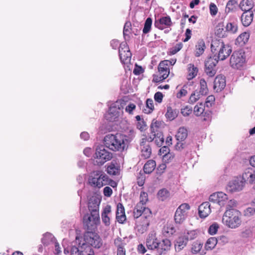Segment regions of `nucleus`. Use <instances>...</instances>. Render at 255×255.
Listing matches in <instances>:
<instances>
[{
  "label": "nucleus",
  "mask_w": 255,
  "mask_h": 255,
  "mask_svg": "<svg viewBox=\"0 0 255 255\" xmlns=\"http://www.w3.org/2000/svg\"><path fill=\"white\" fill-rule=\"evenodd\" d=\"M126 105V102L123 99H120L116 101L115 106H113L116 109L118 110L123 109Z\"/></svg>",
  "instance_id": "052dcab7"
},
{
  "label": "nucleus",
  "mask_w": 255,
  "mask_h": 255,
  "mask_svg": "<svg viewBox=\"0 0 255 255\" xmlns=\"http://www.w3.org/2000/svg\"><path fill=\"white\" fill-rule=\"evenodd\" d=\"M141 150L140 156L143 159L149 158L151 154V148L150 145L140 143Z\"/></svg>",
  "instance_id": "cd10ccee"
},
{
  "label": "nucleus",
  "mask_w": 255,
  "mask_h": 255,
  "mask_svg": "<svg viewBox=\"0 0 255 255\" xmlns=\"http://www.w3.org/2000/svg\"><path fill=\"white\" fill-rule=\"evenodd\" d=\"M154 110V106L152 99L148 98L146 101V108L143 110L144 113L151 114Z\"/></svg>",
  "instance_id": "58836bf2"
},
{
  "label": "nucleus",
  "mask_w": 255,
  "mask_h": 255,
  "mask_svg": "<svg viewBox=\"0 0 255 255\" xmlns=\"http://www.w3.org/2000/svg\"><path fill=\"white\" fill-rule=\"evenodd\" d=\"M141 212L142 213L139 216L140 218L139 220L136 221V228L139 233L143 234L148 230L152 220L153 215L150 209L142 210Z\"/></svg>",
  "instance_id": "39448f33"
},
{
  "label": "nucleus",
  "mask_w": 255,
  "mask_h": 255,
  "mask_svg": "<svg viewBox=\"0 0 255 255\" xmlns=\"http://www.w3.org/2000/svg\"><path fill=\"white\" fill-rule=\"evenodd\" d=\"M101 203L100 200L96 197H92L88 202V209L90 214L96 215L99 214V206Z\"/></svg>",
  "instance_id": "a211bd4d"
},
{
  "label": "nucleus",
  "mask_w": 255,
  "mask_h": 255,
  "mask_svg": "<svg viewBox=\"0 0 255 255\" xmlns=\"http://www.w3.org/2000/svg\"><path fill=\"white\" fill-rule=\"evenodd\" d=\"M175 157V154L173 152H170L162 157V161L165 163H170L173 161Z\"/></svg>",
  "instance_id": "603ef678"
},
{
  "label": "nucleus",
  "mask_w": 255,
  "mask_h": 255,
  "mask_svg": "<svg viewBox=\"0 0 255 255\" xmlns=\"http://www.w3.org/2000/svg\"><path fill=\"white\" fill-rule=\"evenodd\" d=\"M253 11H244L242 14L241 19L243 25L244 26H249L252 22L254 18Z\"/></svg>",
  "instance_id": "a878e982"
},
{
  "label": "nucleus",
  "mask_w": 255,
  "mask_h": 255,
  "mask_svg": "<svg viewBox=\"0 0 255 255\" xmlns=\"http://www.w3.org/2000/svg\"><path fill=\"white\" fill-rule=\"evenodd\" d=\"M218 63L216 56L210 57L205 62V72L209 77H213L216 73V66Z\"/></svg>",
  "instance_id": "dca6fc26"
},
{
  "label": "nucleus",
  "mask_w": 255,
  "mask_h": 255,
  "mask_svg": "<svg viewBox=\"0 0 255 255\" xmlns=\"http://www.w3.org/2000/svg\"><path fill=\"white\" fill-rule=\"evenodd\" d=\"M106 171L109 175H117L120 173V169L116 166L115 163L112 162L107 166Z\"/></svg>",
  "instance_id": "f704fd0d"
},
{
  "label": "nucleus",
  "mask_w": 255,
  "mask_h": 255,
  "mask_svg": "<svg viewBox=\"0 0 255 255\" xmlns=\"http://www.w3.org/2000/svg\"><path fill=\"white\" fill-rule=\"evenodd\" d=\"M209 10L210 14L212 16H215L217 14L218 9L215 3H211L209 5Z\"/></svg>",
  "instance_id": "338daca9"
},
{
  "label": "nucleus",
  "mask_w": 255,
  "mask_h": 255,
  "mask_svg": "<svg viewBox=\"0 0 255 255\" xmlns=\"http://www.w3.org/2000/svg\"><path fill=\"white\" fill-rule=\"evenodd\" d=\"M243 179L251 184L255 185V170L252 168H247L242 175Z\"/></svg>",
  "instance_id": "412c9836"
},
{
  "label": "nucleus",
  "mask_w": 255,
  "mask_h": 255,
  "mask_svg": "<svg viewBox=\"0 0 255 255\" xmlns=\"http://www.w3.org/2000/svg\"><path fill=\"white\" fill-rule=\"evenodd\" d=\"M198 71V68L193 64H189L187 65V80H191L194 78L197 75Z\"/></svg>",
  "instance_id": "c85d7f7f"
},
{
  "label": "nucleus",
  "mask_w": 255,
  "mask_h": 255,
  "mask_svg": "<svg viewBox=\"0 0 255 255\" xmlns=\"http://www.w3.org/2000/svg\"><path fill=\"white\" fill-rule=\"evenodd\" d=\"M211 49L212 52L215 54V56L217 55V59L224 60L231 53L232 49L231 47L225 44L222 40H214L212 42Z\"/></svg>",
  "instance_id": "f03ea898"
},
{
  "label": "nucleus",
  "mask_w": 255,
  "mask_h": 255,
  "mask_svg": "<svg viewBox=\"0 0 255 255\" xmlns=\"http://www.w3.org/2000/svg\"><path fill=\"white\" fill-rule=\"evenodd\" d=\"M206 48V46L205 44V42L203 39H199L196 45L195 48V55L196 57H199L201 55L203 54L204 52L205 49Z\"/></svg>",
  "instance_id": "c756f323"
},
{
  "label": "nucleus",
  "mask_w": 255,
  "mask_h": 255,
  "mask_svg": "<svg viewBox=\"0 0 255 255\" xmlns=\"http://www.w3.org/2000/svg\"><path fill=\"white\" fill-rule=\"evenodd\" d=\"M188 135L187 129L184 127H180L176 134V137L177 140L183 141Z\"/></svg>",
  "instance_id": "c9c22d12"
},
{
  "label": "nucleus",
  "mask_w": 255,
  "mask_h": 255,
  "mask_svg": "<svg viewBox=\"0 0 255 255\" xmlns=\"http://www.w3.org/2000/svg\"><path fill=\"white\" fill-rule=\"evenodd\" d=\"M226 203V210H235L234 208L237 206V201L236 200H228Z\"/></svg>",
  "instance_id": "69168bd1"
},
{
  "label": "nucleus",
  "mask_w": 255,
  "mask_h": 255,
  "mask_svg": "<svg viewBox=\"0 0 255 255\" xmlns=\"http://www.w3.org/2000/svg\"><path fill=\"white\" fill-rule=\"evenodd\" d=\"M168 61L167 60L161 61L158 66V74L153 75L155 82H160L166 79L169 74Z\"/></svg>",
  "instance_id": "9b49d317"
},
{
  "label": "nucleus",
  "mask_w": 255,
  "mask_h": 255,
  "mask_svg": "<svg viewBox=\"0 0 255 255\" xmlns=\"http://www.w3.org/2000/svg\"><path fill=\"white\" fill-rule=\"evenodd\" d=\"M156 162L154 160H148L144 164L143 169L144 173L150 174L156 167Z\"/></svg>",
  "instance_id": "473e14b6"
},
{
  "label": "nucleus",
  "mask_w": 255,
  "mask_h": 255,
  "mask_svg": "<svg viewBox=\"0 0 255 255\" xmlns=\"http://www.w3.org/2000/svg\"><path fill=\"white\" fill-rule=\"evenodd\" d=\"M172 22L169 16H163L158 20H155L154 25L157 28L163 30L166 27L171 26Z\"/></svg>",
  "instance_id": "aec40b11"
},
{
  "label": "nucleus",
  "mask_w": 255,
  "mask_h": 255,
  "mask_svg": "<svg viewBox=\"0 0 255 255\" xmlns=\"http://www.w3.org/2000/svg\"><path fill=\"white\" fill-rule=\"evenodd\" d=\"M150 130L151 133L155 134L154 139L156 145L158 146H161L164 142L162 123L157 121H153L150 125Z\"/></svg>",
  "instance_id": "f8f14e48"
},
{
  "label": "nucleus",
  "mask_w": 255,
  "mask_h": 255,
  "mask_svg": "<svg viewBox=\"0 0 255 255\" xmlns=\"http://www.w3.org/2000/svg\"><path fill=\"white\" fill-rule=\"evenodd\" d=\"M200 99V94L198 92H193L189 97V103L194 104Z\"/></svg>",
  "instance_id": "13d9d810"
},
{
  "label": "nucleus",
  "mask_w": 255,
  "mask_h": 255,
  "mask_svg": "<svg viewBox=\"0 0 255 255\" xmlns=\"http://www.w3.org/2000/svg\"><path fill=\"white\" fill-rule=\"evenodd\" d=\"M219 229V225L217 223H214L211 225L209 229L208 233L210 235H215L217 233L218 230Z\"/></svg>",
  "instance_id": "0e129e2a"
},
{
  "label": "nucleus",
  "mask_w": 255,
  "mask_h": 255,
  "mask_svg": "<svg viewBox=\"0 0 255 255\" xmlns=\"http://www.w3.org/2000/svg\"><path fill=\"white\" fill-rule=\"evenodd\" d=\"M238 1L236 0H230L227 3L225 12L227 14L233 12L236 9Z\"/></svg>",
  "instance_id": "4c0bfd02"
},
{
  "label": "nucleus",
  "mask_w": 255,
  "mask_h": 255,
  "mask_svg": "<svg viewBox=\"0 0 255 255\" xmlns=\"http://www.w3.org/2000/svg\"><path fill=\"white\" fill-rule=\"evenodd\" d=\"M226 86V79L224 76H216L214 81V90L217 92L222 91Z\"/></svg>",
  "instance_id": "5701e85b"
},
{
  "label": "nucleus",
  "mask_w": 255,
  "mask_h": 255,
  "mask_svg": "<svg viewBox=\"0 0 255 255\" xmlns=\"http://www.w3.org/2000/svg\"><path fill=\"white\" fill-rule=\"evenodd\" d=\"M199 215L201 218L207 217L211 212L210 204L208 202H203L198 208Z\"/></svg>",
  "instance_id": "393cba45"
},
{
  "label": "nucleus",
  "mask_w": 255,
  "mask_h": 255,
  "mask_svg": "<svg viewBox=\"0 0 255 255\" xmlns=\"http://www.w3.org/2000/svg\"><path fill=\"white\" fill-rule=\"evenodd\" d=\"M106 147L114 151H123L128 143L127 137L122 134H108L104 139Z\"/></svg>",
  "instance_id": "f257e3e1"
},
{
  "label": "nucleus",
  "mask_w": 255,
  "mask_h": 255,
  "mask_svg": "<svg viewBox=\"0 0 255 255\" xmlns=\"http://www.w3.org/2000/svg\"><path fill=\"white\" fill-rule=\"evenodd\" d=\"M227 31L230 32L232 33H236L238 30L237 25L234 23H228L226 27Z\"/></svg>",
  "instance_id": "6e6d98bb"
},
{
  "label": "nucleus",
  "mask_w": 255,
  "mask_h": 255,
  "mask_svg": "<svg viewBox=\"0 0 255 255\" xmlns=\"http://www.w3.org/2000/svg\"><path fill=\"white\" fill-rule=\"evenodd\" d=\"M136 109V105L132 103H130L125 108V111L129 115L133 114V111Z\"/></svg>",
  "instance_id": "e2e57ef3"
},
{
  "label": "nucleus",
  "mask_w": 255,
  "mask_h": 255,
  "mask_svg": "<svg viewBox=\"0 0 255 255\" xmlns=\"http://www.w3.org/2000/svg\"><path fill=\"white\" fill-rule=\"evenodd\" d=\"M114 245L117 248V250L124 249L125 243L121 238L118 237L115 239Z\"/></svg>",
  "instance_id": "4d7b16f0"
},
{
  "label": "nucleus",
  "mask_w": 255,
  "mask_h": 255,
  "mask_svg": "<svg viewBox=\"0 0 255 255\" xmlns=\"http://www.w3.org/2000/svg\"><path fill=\"white\" fill-rule=\"evenodd\" d=\"M217 239L215 237H211L207 241L205 248L206 250H211L213 249L217 244Z\"/></svg>",
  "instance_id": "ea45409f"
},
{
  "label": "nucleus",
  "mask_w": 255,
  "mask_h": 255,
  "mask_svg": "<svg viewBox=\"0 0 255 255\" xmlns=\"http://www.w3.org/2000/svg\"><path fill=\"white\" fill-rule=\"evenodd\" d=\"M190 206L188 203L181 204L176 209L174 214V221L176 224L183 223L188 216Z\"/></svg>",
  "instance_id": "ddd939ff"
},
{
  "label": "nucleus",
  "mask_w": 255,
  "mask_h": 255,
  "mask_svg": "<svg viewBox=\"0 0 255 255\" xmlns=\"http://www.w3.org/2000/svg\"><path fill=\"white\" fill-rule=\"evenodd\" d=\"M215 98L213 95L209 96L206 100L205 105L207 107H212L215 103Z\"/></svg>",
  "instance_id": "680f3d73"
},
{
  "label": "nucleus",
  "mask_w": 255,
  "mask_h": 255,
  "mask_svg": "<svg viewBox=\"0 0 255 255\" xmlns=\"http://www.w3.org/2000/svg\"><path fill=\"white\" fill-rule=\"evenodd\" d=\"M178 113V111L176 109H173L171 107H168L165 117L170 121H172L177 117Z\"/></svg>",
  "instance_id": "e433bc0d"
},
{
  "label": "nucleus",
  "mask_w": 255,
  "mask_h": 255,
  "mask_svg": "<svg viewBox=\"0 0 255 255\" xmlns=\"http://www.w3.org/2000/svg\"><path fill=\"white\" fill-rule=\"evenodd\" d=\"M175 232L174 227L172 225L165 226L162 230L163 234L166 237L172 235Z\"/></svg>",
  "instance_id": "a19ab883"
},
{
  "label": "nucleus",
  "mask_w": 255,
  "mask_h": 255,
  "mask_svg": "<svg viewBox=\"0 0 255 255\" xmlns=\"http://www.w3.org/2000/svg\"><path fill=\"white\" fill-rule=\"evenodd\" d=\"M71 255H95L92 248L89 246L82 244L79 248L73 246L71 248Z\"/></svg>",
  "instance_id": "2eb2a0df"
},
{
  "label": "nucleus",
  "mask_w": 255,
  "mask_h": 255,
  "mask_svg": "<svg viewBox=\"0 0 255 255\" xmlns=\"http://www.w3.org/2000/svg\"><path fill=\"white\" fill-rule=\"evenodd\" d=\"M100 223V215L87 213L83 217V226L88 231H94Z\"/></svg>",
  "instance_id": "1a4fd4ad"
},
{
  "label": "nucleus",
  "mask_w": 255,
  "mask_h": 255,
  "mask_svg": "<svg viewBox=\"0 0 255 255\" xmlns=\"http://www.w3.org/2000/svg\"><path fill=\"white\" fill-rule=\"evenodd\" d=\"M203 246V243H202L201 242L197 241L196 242H194L192 245L191 248V252L193 254H197L198 252H199Z\"/></svg>",
  "instance_id": "49530a36"
},
{
  "label": "nucleus",
  "mask_w": 255,
  "mask_h": 255,
  "mask_svg": "<svg viewBox=\"0 0 255 255\" xmlns=\"http://www.w3.org/2000/svg\"><path fill=\"white\" fill-rule=\"evenodd\" d=\"M145 176L144 172L143 173L140 171L137 176V183L139 186H142L145 182Z\"/></svg>",
  "instance_id": "864d4df0"
},
{
  "label": "nucleus",
  "mask_w": 255,
  "mask_h": 255,
  "mask_svg": "<svg viewBox=\"0 0 255 255\" xmlns=\"http://www.w3.org/2000/svg\"><path fill=\"white\" fill-rule=\"evenodd\" d=\"M208 92V88L206 81L204 79H200L199 93L202 95H206Z\"/></svg>",
  "instance_id": "a18cd8bd"
},
{
  "label": "nucleus",
  "mask_w": 255,
  "mask_h": 255,
  "mask_svg": "<svg viewBox=\"0 0 255 255\" xmlns=\"http://www.w3.org/2000/svg\"><path fill=\"white\" fill-rule=\"evenodd\" d=\"M205 112V105L202 103L197 104L194 108V114L196 116H201Z\"/></svg>",
  "instance_id": "37998d69"
},
{
  "label": "nucleus",
  "mask_w": 255,
  "mask_h": 255,
  "mask_svg": "<svg viewBox=\"0 0 255 255\" xmlns=\"http://www.w3.org/2000/svg\"><path fill=\"white\" fill-rule=\"evenodd\" d=\"M82 244L97 249L101 248L103 245L100 237L92 231H88L84 234L83 242Z\"/></svg>",
  "instance_id": "0eeeda50"
},
{
  "label": "nucleus",
  "mask_w": 255,
  "mask_h": 255,
  "mask_svg": "<svg viewBox=\"0 0 255 255\" xmlns=\"http://www.w3.org/2000/svg\"><path fill=\"white\" fill-rule=\"evenodd\" d=\"M113 157L111 152L106 150L104 146L97 147L95 152V164L98 166L103 165L105 162L110 160Z\"/></svg>",
  "instance_id": "6e6552de"
},
{
  "label": "nucleus",
  "mask_w": 255,
  "mask_h": 255,
  "mask_svg": "<svg viewBox=\"0 0 255 255\" xmlns=\"http://www.w3.org/2000/svg\"><path fill=\"white\" fill-rule=\"evenodd\" d=\"M119 52L121 61L123 63L127 64L129 62L131 53L126 42H122L120 44Z\"/></svg>",
  "instance_id": "4468645a"
},
{
  "label": "nucleus",
  "mask_w": 255,
  "mask_h": 255,
  "mask_svg": "<svg viewBox=\"0 0 255 255\" xmlns=\"http://www.w3.org/2000/svg\"><path fill=\"white\" fill-rule=\"evenodd\" d=\"M158 244L156 250L160 255L165 254L170 250L171 243L167 239H163L161 242H158Z\"/></svg>",
  "instance_id": "b1692460"
},
{
  "label": "nucleus",
  "mask_w": 255,
  "mask_h": 255,
  "mask_svg": "<svg viewBox=\"0 0 255 255\" xmlns=\"http://www.w3.org/2000/svg\"><path fill=\"white\" fill-rule=\"evenodd\" d=\"M132 30L130 22H126L125 24L123 30V34L125 38L126 36L129 37V33H130V30Z\"/></svg>",
  "instance_id": "3c124183"
},
{
  "label": "nucleus",
  "mask_w": 255,
  "mask_h": 255,
  "mask_svg": "<svg viewBox=\"0 0 255 255\" xmlns=\"http://www.w3.org/2000/svg\"><path fill=\"white\" fill-rule=\"evenodd\" d=\"M250 34L248 32H243L241 34L236 40V44L239 46L245 45L248 41Z\"/></svg>",
  "instance_id": "7c9ffc66"
},
{
  "label": "nucleus",
  "mask_w": 255,
  "mask_h": 255,
  "mask_svg": "<svg viewBox=\"0 0 255 255\" xmlns=\"http://www.w3.org/2000/svg\"><path fill=\"white\" fill-rule=\"evenodd\" d=\"M155 137L154 133L151 132V134L148 135H143L142 137L140 139V143L150 145V143L154 139Z\"/></svg>",
  "instance_id": "79ce46f5"
},
{
  "label": "nucleus",
  "mask_w": 255,
  "mask_h": 255,
  "mask_svg": "<svg viewBox=\"0 0 255 255\" xmlns=\"http://www.w3.org/2000/svg\"><path fill=\"white\" fill-rule=\"evenodd\" d=\"M239 6L244 11H252L254 2L253 0H242L240 3Z\"/></svg>",
  "instance_id": "2f4dec72"
},
{
  "label": "nucleus",
  "mask_w": 255,
  "mask_h": 255,
  "mask_svg": "<svg viewBox=\"0 0 255 255\" xmlns=\"http://www.w3.org/2000/svg\"><path fill=\"white\" fill-rule=\"evenodd\" d=\"M227 30L224 28L223 22H220L216 27L215 33L220 38H223L227 36Z\"/></svg>",
  "instance_id": "72a5a7b5"
},
{
  "label": "nucleus",
  "mask_w": 255,
  "mask_h": 255,
  "mask_svg": "<svg viewBox=\"0 0 255 255\" xmlns=\"http://www.w3.org/2000/svg\"><path fill=\"white\" fill-rule=\"evenodd\" d=\"M239 181H234L233 182L230 183V187L231 188L230 190L232 191H236L241 190L243 188L242 185H241Z\"/></svg>",
  "instance_id": "de8ad7c7"
},
{
  "label": "nucleus",
  "mask_w": 255,
  "mask_h": 255,
  "mask_svg": "<svg viewBox=\"0 0 255 255\" xmlns=\"http://www.w3.org/2000/svg\"><path fill=\"white\" fill-rule=\"evenodd\" d=\"M170 152L169 148L167 146H164L159 149L158 154L163 157L164 155L167 154Z\"/></svg>",
  "instance_id": "774afa93"
},
{
  "label": "nucleus",
  "mask_w": 255,
  "mask_h": 255,
  "mask_svg": "<svg viewBox=\"0 0 255 255\" xmlns=\"http://www.w3.org/2000/svg\"><path fill=\"white\" fill-rule=\"evenodd\" d=\"M228 200L227 195L222 192L214 193L211 195L209 197L210 201L217 203L221 206H224L226 204Z\"/></svg>",
  "instance_id": "f3484780"
},
{
  "label": "nucleus",
  "mask_w": 255,
  "mask_h": 255,
  "mask_svg": "<svg viewBox=\"0 0 255 255\" xmlns=\"http://www.w3.org/2000/svg\"><path fill=\"white\" fill-rule=\"evenodd\" d=\"M112 116L113 117V119H115L119 117V112L117 111V109H116L114 106H111L109 110L108 116Z\"/></svg>",
  "instance_id": "bf43d9fd"
},
{
  "label": "nucleus",
  "mask_w": 255,
  "mask_h": 255,
  "mask_svg": "<svg viewBox=\"0 0 255 255\" xmlns=\"http://www.w3.org/2000/svg\"><path fill=\"white\" fill-rule=\"evenodd\" d=\"M241 213L238 210H226L223 215L222 222L228 227L235 229L241 224Z\"/></svg>",
  "instance_id": "7ed1b4c3"
},
{
  "label": "nucleus",
  "mask_w": 255,
  "mask_h": 255,
  "mask_svg": "<svg viewBox=\"0 0 255 255\" xmlns=\"http://www.w3.org/2000/svg\"><path fill=\"white\" fill-rule=\"evenodd\" d=\"M148 201V194L144 191L140 192L139 196V201L134 206L133 211V217L134 219H138L142 212L141 211L145 210V209H150L146 207V204Z\"/></svg>",
  "instance_id": "9d476101"
},
{
  "label": "nucleus",
  "mask_w": 255,
  "mask_h": 255,
  "mask_svg": "<svg viewBox=\"0 0 255 255\" xmlns=\"http://www.w3.org/2000/svg\"><path fill=\"white\" fill-rule=\"evenodd\" d=\"M188 86L184 85L182 88L176 94V97L178 99L186 96L188 94L187 91Z\"/></svg>",
  "instance_id": "5fc2aeb1"
},
{
  "label": "nucleus",
  "mask_w": 255,
  "mask_h": 255,
  "mask_svg": "<svg viewBox=\"0 0 255 255\" xmlns=\"http://www.w3.org/2000/svg\"><path fill=\"white\" fill-rule=\"evenodd\" d=\"M152 19L150 17H148L146 19L142 30V32L144 34H146L150 31L152 25Z\"/></svg>",
  "instance_id": "09e8293b"
},
{
  "label": "nucleus",
  "mask_w": 255,
  "mask_h": 255,
  "mask_svg": "<svg viewBox=\"0 0 255 255\" xmlns=\"http://www.w3.org/2000/svg\"><path fill=\"white\" fill-rule=\"evenodd\" d=\"M111 213V206L110 205H107L103 209L101 218L102 220L106 226H109L111 224L110 217L109 216Z\"/></svg>",
  "instance_id": "bb28decb"
},
{
  "label": "nucleus",
  "mask_w": 255,
  "mask_h": 255,
  "mask_svg": "<svg viewBox=\"0 0 255 255\" xmlns=\"http://www.w3.org/2000/svg\"><path fill=\"white\" fill-rule=\"evenodd\" d=\"M109 178L101 170L93 171L88 178V183L92 187L100 189L109 183Z\"/></svg>",
  "instance_id": "20e7f679"
},
{
  "label": "nucleus",
  "mask_w": 255,
  "mask_h": 255,
  "mask_svg": "<svg viewBox=\"0 0 255 255\" xmlns=\"http://www.w3.org/2000/svg\"><path fill=\"white\" fill-rule=\"evenodd\" d=\"M158 240L156 233H151L148 235L146 240V246L149 250H154L158 248Z\"/></svg>",
  "instance_id": "6ab92c4d"
},
{
  "label": "nucleus",
  "mask_w": 255,
  "mask_h": 255,
  "mask_svg": "<svg viewBox=\"0 0 255 255\" xmlns=\"http://www.w3.org/2000/svg\"><path fill=\"white\" fill-rule=\"evenodd\" d=\"M246 62V57L244 52L242 50L234 51L230 58V65L235 70H241Z\"/></svg>",
  "instance_id": "423d86ee"
},
{
  "label": "nucleus",
  "mask_w": 255,
  "mask_h": 255,
  "mask_svg": "<svg viewBox=\"0 0 255 255\" xmlns=\"http://www.w3.org/2000/svg\"><path fill=\"white\" fill-rule=\"evenodd\" d=\"M183 47V44L181 42H179L176 44L175 46L170 48L169 51V55H172L177 53Z\"/></svg>",
  "instance_id": "8fccbe9b"
},
{
  "label": "nucleus",
  "mask_w": 255,
  "mask_h": 255,
  "mask_svg": "<svg viewBox=\"0 0 255 255\" xmlns=\"http://www.w3.org/2000/svg\"><path fill=\"white\" fill-rule=\"evenodd\" d=\"M170 196V193L168 190L165 188L160 189L157 193V197L161 201H164Z\"/></svg>",
  "instance_id": "c03bdc74"
},
{
  "label": "nucleus",
  "mask_w": 255,
  "mask_h": 255,
  "mask_svg": "<svg viewBox=\"0 0 255 255\" xmlns=\"http://www.w3.org/2000/svg\"><path fill=\"white\" fill-rule=\"evenodd\" d=\"M116 217L117 221L120 224L124 223L127 220L125 207L121 203H118L117 205Z\"/></svg>",
  "instance_id": "4be33fe9"
}]
</instances>
